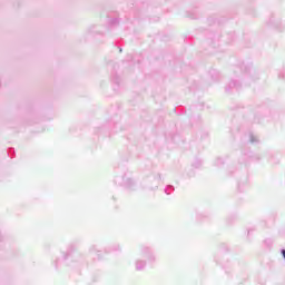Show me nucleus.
I'll return each instance as SVG.
<instances>
[{
	"mask_svg": "<svg viewBox=\"0 0 285 285\" xmlns=\"http://www.w3.org/2000/svg\"><path fill=\"white\" fill-rule=\"evenodd\" d=\"M249 141L250 144H257V141H259V138L255 135H249Z\"/></svg>",
	"mask_w": 285,
	"mask_h": 285,
	"instance_id": "1",
	"label": "nucleus"
}]
</instances>
